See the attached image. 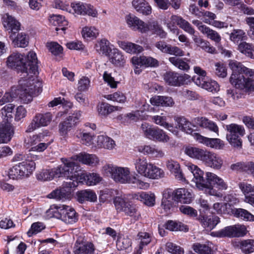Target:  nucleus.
Returning a JSON list of instances; mask_svg holds the SVG:
<instances>
[{
    "label": "nucleus",
    "instance_id": "obj_14",
    "mask_svg": "<svg viewBox=\"0 0 254 254\" xmlns=\"http://www.w3.org/2000/svg\"><path fill=\"white\" fill-rule=\"evenodd\" d=\"M206 153L203 161L205 165L215 170L220 169L223 164L222 158L217 154L208 150Z\"/></svg>",
    "mask_w": 254,
    "mask_h": 254
},
{
    "label": "nucleus",
    "instance_id": "obj_34",
    "mask_svg": "<svg viewBox=\"0 0 254 254\" xmlns=\"http://www.w3.org/2000/svg\"><path fill=\"white\" fill-rule=\"evenodd\" d=\"M110 61L116 66H123L126 63L125 58L120 51L117 49H113L108 56Z\"/></svg>",
    "mask_w": 254,
    "mask_h": 254
},
{
    "label": "nucleus",
    "instance_id": "obj_32",
    "mask_svg": "<svg viewBox=\"0 0 254 254\" xmlns=\"http://www.w3.org/2000/svg\"><path fill=\"white\" fill-rule=\"evenodd\" d=\"M171 20L173 24H177L186 32L193 36L195 35L194 29L187 21L183 19L182 17L177 15H173L171 16Z\"/></svg>",
    "mask_w": 254,
    "mask_h": 254
},
{
    "label": "nucleus",
    "instance_id": "obj_53",
    "mask_svg": "<svg viewBox=\"0 0 254 254\" xmlns=\"http://www.w3.org/2000/svg\"><path fill=\"white\" fill-rule=\"evenodd\" d=\"M137 199L148 206H153L155 203V194L151 192H141Z\"/></svg>",
    "mask_w": 254,
    "mask_h": 254
},
{
    "label": "nucleus",
    "instance_id": "obj_37",
    "mask_svg": "<svg viewBox=\"0 0 254 254\" xmlns=\"http://www.w3.org/2000/svg\"><path fill=\"white\" fill-rule=\"evenodd\" d=\"M78 201L83 203L85 201L95 202L97 201V195L95 192L90 190H82L77 193Z\"/></svg>",
    "mask_w": 254,
    "mask_h": 254
},
{
    "label": "nucleus",
    "instance_id": "obj_22",
    "mask_svg": "<svg viewBox=\"0 0 254 254\" xmlns=\"http://www.w3.org/2000/svg\"><path fill=\"white\" fill-rule=\"evenodd\" d=\"M137 151L146 155H151L154 157L161 158L164 156L162 150L155 145H144L137 147Z\"/></svg>",
    "mask_w": 254,
    "mask_h": 254
},
{
    "label": "nucleus",
    "instance_id": "obj_39",
    "mask_svg": "<svg viewBox=\"0 0 254 254\" xmlns=\"http://www.w3.org/2000/svg\"><path fill=\"white\" fill-rule=\"evenodd\" d=\"M54 178H59L57 167L43 170L37 175V179L41 181H50Z\"/></svg>",
    "mask_w": 254,
    "mask_h": 254
},
{
    "label": "nucleus",
    "instance_id": "obj_43",
    "mask_svg": "<svg viewBox=\"0 0 254 254\" xmlns=\"http://www.w3.org/2000/svg\"><path fill=\"white\" fill-rule=\"evenodd\" d=\"M49 20L53 25L59 26V27L56 28L57 31L59 30L64 31L66 28V26L68 24V22L65 19L64 17L60 15H54L50 17Z\"/></svg>",
    "mask_w": 254,
    "mask_h": 254
},
{
    "label": "nucleus",
    "instance_id": "obj_62",
    "mask_svg": "<svg viewBox=\"0 0 254 254\" xmlns=\"http://www.w3.org/2000/svg\"><path fill=\"white\" fill-rule=\"evenodd\" d=\"M234 226H229L217 232V235L220 237H227L230 238L236 237Z\"/></svg>",
    "mask_w": 254,
    "mask_h": 254
},
{
    "label": "nucleus",
    "instance_id": "obj_13",
    "mask_svg": "<svg viewBox=\"0 0 254 254\" xmlns=\"http://www.w3.org/2000/svg\"><path fill=\"white\" fill-rule=\"evenodd\" d=\"M194 138L198 143L202 144L206 146L216 149H221L224 147V141L217 138H208L201 135L199 133H195Z\"/></svg>",
    "mask_w": 254,
    "mask_h": 254
},
{
    "label": "nucleus",
    "instance_id": "obj_60",
    "mask_svg": "<svg viewBox=\"0 0 254 254\" xmlns=\"http://www.w3.org/2000/svg\"><path fill=\"white\" fill-rule=\"evenodd\" d=\"M213 208L218 214H230L231 206L229 203L216 202L213 204Z\"/></svg>",
    "mask_w": 254,
    "mask_h": 254
},
{
    "label": "nucleus",
    "instance_id": "obj_44",
    "mask_svg": "<svg viewBox=\"0 0 254 254\" xmlns=\"http://www.w3.org/2000/svg\"><path fill=\"white\" fill-rule=\"evenodd\" d=\"M238 50L246 57L254 59V46L252 44L241 42L238 45Z\"/></svg>",
    "mask_w": 254,
    "mask_h": 254
},
{
    "label": "nucleus",
    "instance_id": "obj_3",
    "mask_svg": "<svg viewBox=\"0 0 254 254\" xmlns=\"http://www.w3.org/2000/svg\"><path fill=\"white\" fill-rule=\"evenodd\" d=\"M229 66L232 71L229 81L236 88L254 90V80L246 78L244 75L245 74L247 76L254 78V69L246 67L241 62L236 60H230Z\"/></svg>",
    "mask_w": 254,
    "mask_h": 254
},
{
    "label": "nucleus",
    "instance_id": "obj_42",
    "mask_svg": "<svg viewBox=\"0 0 254 254\" xmlns=\"http://www.w3.org/2000/svg\"><path fill=\"white\" fill-rule=\"evenodd\" d=\"M132 4L137 11L143 14L149 15L151 12V6L144 0H133Z\"/></svg>",
    "mask_w": 254,
    "mask_h": 254
},
{
    "label": "nucleus",
    "instance_id": "obj_19",
    "mask_svg": "<svg viewBox=\"0 0 254 254\" xmlns=\"http://www.w3.org/2000/svg\"><path fill=\"white\" fill-rule=\"evenodd\" d=\"M174 201L182 203H190L192 201V194L188 189L179 188L173 190Z\"/></svg>",
    "mask_w": 254,
    "mask_h": 254
},
{
    "label": "nucleus",
    "instance_id": "obj_18",
    "mask_svg": "<svg viewBox=\"0 0 254 254\" xmlns=\"http://www.w3.org/2000/svg\"><path fill=\"white\" fill-rule=\"evenodd\" d=\"M126 21L129 27L132 30H138L141 33H146L147 28L146 23L138 17L131 14L127 15L126 18Z\"/></svg>",
    "mask_w": 254,
    "mask_h": 254
},
{
    "label": "nucleus",
    "instance_id": "obj_36",
    "mask_svg": "<svg viewBox=\"0 0 254 254\" xmlns=\"http://www.w3.org/2000/svg\"><path fill=\"white\" fill-rule=\"evenodd\" d=\"M164 176L165 173L162 169L150 163L144 177L151 179H159Z\"/></svg>",
    "mask_w": 254,
    "mask_h": 254
},
{
    "label": "nucleus",
    "instance_id": "obj_6",
    "mask_svg": "<svg viewBox=\"0 0 254 254\" xmlns=\"http://www.w3.org/2000/svg\"><path fill=\"white\" fill-rule=\"evenodd\" d=\"M35 169V163L33 160H25L13 166L9 171V176L13 179L27 177Z\"/></svg>",
    "mask_w": 254,
    "mask_h": 254
},
{
    "label": "nucleus",
    "instance_id": "obj_63",
    "mask_svg": "<svg viewBox=\"0 0 254 254\" xmlns=\"http://www.w3.org/2000/svg\"><path fill=\"white\" fill-rule=\"evenodd\" d=\"M167 252L171 254H184V249L171 242H168L165 245Z\"/></svg>",
    "mask_w": 254,
    "mask_h": 254
},
{
    "label": "nucleus",
    "instance_id": "obj_5",
    "mask_svg": "<svg viewBox=\"0 0 254 254\" xmlns=\"http://www.w3.org/2000/svg\"><path fill=\"white\" fill-rule=\"evenodd\" d=\"M102 171L106 176L111 177L116 182L126 184L129 180L130 172L127 167L109 164L103 167Z\"/></svg>",
    "mask_w": 254,
    "mask_h": 254
},
{
    "label": "nucleus",
    "instance_id": "obj_35",
    "mask_svg": "<svg viewBox=\"0 0 254 254\" xmlns=\"http://www.w3.org/2000/svg\"><path fill=\"white\" fill-rule=\"evenodd\" d=\"M118 43L121 48L125 51L127 53L129 54H134L139 53L143 50L142 46L131 42L120 41Z\"/></svg>",
    "mask_w": 254,
    "mask_h": 254
},
{
    "label": "nucleus",
    "instance_id": "obj_33",
    "mask_svg": "<svg viewBox=\"0 0 254 254\" xmlns=\"http://www.w3.org/2000/svg\"><path fill=\"white\" fill-rule=\"evenodd\" d=\"M171 20L173 24H177L186 32L193 36L195 35L194 29L187 21L183 19L182 17L177 15H173L171 16Z\"/></svg>",
    "mask_w": 254,
    "mask_h": 254
},
{
    "label": "nucleus",
    "instance_id": "obj_49",
    "mask_svg": "<svg viewBox=\"0 0 254 254\" xmlns=\"http://www.w3.org/2000/svg\"><path fill=\"white\" fill-rule=\"evenodd\" d=\"M10 38L14 45V46L24 48L28 44V38L27 35L24 33H20L15 37L13 35L10 36Z\"/></svg>",
    "mask_w": 254,
    "mask_h": 254
},
{
    "label": "nucleus",
    "instance_id": "obj_28",
    "mask_svg": "<svg viewBox=\"0 0 254 254\" xmlns=\"http://www.w3.org/2000/svg\"><path fill=\"white\" fill-rule=\"evenodd\" d=\"M208 150L201 148L188 146L185 148V153L190 157L200 160L203 162Z\"/></svg>",
    "mask_w": 254,
    "mask_h": 254
},
{
    "label": "nucleus",
    "instance_id": "obj_45",
    "mask_svg": "<svg viewBox=\"0 0 254 254\" xmlns=\"http://www.w3.org/2000/svg\"><path fill=\"white\" fill-rule=\"evenodd\" d=\"M79 179H83L86 185L88 186H93L101 181L102 178L99 174L92 173L88 174H81L80 175Z\"/></svg>",
    "mask_w": 254,
    "mask_h": 254
},
{
    "label": "nucleus",
    "instance_id": "obj_8",
    "mask_svg": "<svg viewBox=\"0 0 254 254\" xmlns=\"http://www.w3.org/2000/svg\"><path fill=\"white\" fill-rule=\"evenodd\" d=\"M81 114L82 112L80 111H76L59 124L58 126L59 132L63 138L65 139L68 137V132L74 128L79 122Z\"/></svg>",
    "mask_w": 254,
    "mask_h": 254
},
{
    "label": "nucleus",
    "instance_id": "obj_10",
    "mask_svg": "<svg viewBox=\"0 0 254 254\" xmlns=\"http://www.w3.org/2000/svg\"><path fill=\"white\" fill-rule=\"evenodd\" d=\"M141 128L145 136L150 139L163 142L169 140V137L166 132L157 127H153L148 123H144L142 124Z\"/></svg>",
    "mask_w": 254,
    "mask_h": 254
},
{
    "label": "nucleus",
    "instance_id": "obj_58",
    "mask_svg": "<svg viewBox=\"0 0 254 254\" xmlns=\"http://www.w3.org/2000/svg\"><path fill=\"white\" fill-rule=\"evenodd\" d=\"M127 183L131 184L135 187L140 189H147L149 187V184L143 181L138 175L130 177Z\"/></svg>",
    "mask_w": 254,
    "mask_h": 254
},
{
    "label": "nucleus",
    "instance_id": "obj_41",
    "mask_svg": "<svg viewBox=\"0 0 254 254\" xmlns=\"http://www.w3.org/2000/svg\"><path fill=\"white\" fill-rule=\"evenodd\" d=\"M150 101L154 106H171L174 104L173 99L168 96H155Z\"/></svg>",
    "mask_w": 254,
    "mask_h": 254
},
{
    "label": "nucleus",
    "instance_id": "obj_25",
    "mask_svg": "<svg viewBox=\"0 0 254 254\" xmlns=\"http://www.w3.org/2000/svg\"><path fill=\"white\" fill-rule=\"evenodd\" d=\"M2 19L4 27L9 30V32L15 34L20 29V23L8 14H5Z\"/></svg>",
    "mask_w": 254,
    "mask_h": 254
},
{
    "label": "nucleus",
    "instance_id": "obj_46",
    "mask_svg": "<svg viewBox=\"0 0 254 254\" xmlns=\"http://www.w3.org/2000/svg\"><path fill=\"white\" fill-rule=\"evenodd\" d=\"M147 28L146 33L148 31L152 32V34H156L161 38H165L167 36V33L165 32L162 28L158 24L157 22H152L146 23Z\"/></svg>",
    "mask_w": 254,
    "mask_h": 254
},
{
    "label": "nucleus",
    "instance_id": "obj_64",
    "mask_svg": "<svg viewBox=\"0 0 254 254\" xmlns=\"http://www.w3.org/2000/svg\"><path fill=\"white\" fill-rule=\"evenodd\" d=\"M63 205L57 206L52 205L47 211V213L50 217H55L61 219L63 210Z\"/></svg>",
    "mask_w": 254,
    "mask_h": 254
},
{
    "label": "nucleus",
    "instance_id": "obj_54",
    "mask_svg": "<svg viewBox=\"0 0 254 254\" xmlns=\"http://www.w3.org/2000/svg\"><path fill=\"white\" fill-rule=\"evenodd\" d=\"M239 247L245 254H249L254 252V240L248 239L239 242Z\"/></svg>",
    "mask_w": 254,
    "mask_h": 254
},
{
    "label": "nucleus",
    "instance_id": "obj_38",
    "mask_svg": "<svg viewBox=\"0 0 254 254\" xmlns=\"http://www.w3.org/2000/svg\"><path fill=\"white\" fill-rule=\"evenodd\" d=\"M176 127L186 132L187 133H191L192 130V126L190 122L183 117H178L175 118Z\"/></svg>",
    "mask_w": 254,
    "mask_h": 254
},
{
    "label": "nucleus",
    "instance_id": "obj_52",
    "mask_svg": "<svg viewBox=\"0 0 254 254\" xmlns=\"http://www.w3.org/2000/svg\"><path fill=\"white\" fill-rule=\"evenodd\" d=\"M61 189H57L52 191L48 195L49 198H54L57 200H61L66 198L69 195V190L70 189L64 188L63 185Z\"/></svg>",
    "mask_w": 254,
    "mask_h": 254
},
{
    "label": "nucleus",
    "instance_id": "obj_48",
    "mask_svg": "<svg viewBox=\"0 0 254 254\" xmlns=\"http://www.w3.org/2000/svg\"><path fill=\"white\" fill-rule=\"evenodd\" d=\"M193 251L198 254H214L209 243H196L192 245Z\"/></svg>",
    "mask_w": 254,
    "mask_h": 254
},
{
    "label": "nucleus",
    "instance_id": "obj_9",
    "mask_svg": "<svg viewBox=\"0 0 254 254\" xmlns=\"http://www.w3.org/2000/svg\"><path fill=\"white\" fill-rule=\"evenodd\" d=\"M48 133L47 130H45L30 137L28 139V143L32 147L29 151L41 152L46 149L50 144V142H48L47 139Z\"/></svg>",
    "mask_w": 254,
    "mask_h": 254
},
{
    "label": "nucleus",
    "instance_id": "obj_26",
    "mask_svg": "<svg viewBox=\"0 0 254 254\" xmlns=\"http://www.w3.org/2000/svg\"><path fill=\"white\" fill-rule=\"evenodd\" d=\"M13 133L12 127L9 123L0 124V143H7L11 138Z\"/></svg>",
    "mask_w": 254,
    "mask_h": 254
},
{
    "label": "nucleus",
    "instance_id": "obj_12",
    "mask_svg": "<svg viewBox=\"0 0 254 254\" xmlns=\"http://www.w3.org/2000/svg\"><path fill=\"white\" fill-rule=\"evenodd\" d=\"M52 118L53 115L50 112L36 114L27 127L26 132H31L37 128L47 126Z\"/></svg>",
    "mask_w": 254,
    "mask_h": 254
},
{
    "label": "nucleus",
    "instance_id": "obj_40",
    "mask_svg": "<svg viewBox=\"0 0 254 254\" xmlns=\"http://www.w3.org/2000/svg\"><path fill=\"white\" fill-rule=\"evenodd\" d=\"M95 49L99 54L106 56H108L112 51L110 42L106 39H102L98 41L95 45Z\"/></svg>",
    "mask_w": 254,
    "mask_h": 254
},
{
    "label": "nucleus",
    "instance_id": "obj_56",
    "mask_svg": "<svg viewBox=\"0 0 254 254\" xmlns=\"http://www.w3.org/2000/svg\"><path fill=\"white\" fill-rule=\"evenodd\" d=\"M165 228L170 231H188L189 229L186 225L181 222H177L172 220L168 221L165 225Z\"/></svg>",
    "mask_w": 254,
    "mask_h": 254
},
{
    "label": "nucleus",
    "instance_id": "obj_47",
    "mask_svg": "<svg viewBox=\"0 0 254 254\" xmlns=\"http://www.w3.org/2000/svg\"><path fill=\"white\" fill-rule=\"evenodd\" d=\"M199 31L215 43H219L221 40V37L219 34L207 26H201L199 27Z\"/></svg>",
    "mask_w": 254,
    "mask_h": 254
},
{
    "label": "nucleus",
    "instance_id": "obj_4",
    "mask_svg": "<svg viewBox=\"0 0 254 254\" xmlns=\"http://www.w3.org/2000/svg\"><path fill=\"white\" fill-rule=\"evenodd\" d=\"M62 164L57 166L59 178L63 177L68 180L63 183L64 188L71 189L78 185V180L80 176L78 171H80L79 166L75 162L66 158H61Z\"/></svg>",
    "mask_w": 254,
    "mask_h": 254
},
{
    "label": "nucleus",
    "instance_id": "obj_50",
    "mask_svg": "<svg viewBox=\"0 0 254 254\" xmlns=\"http://www.w3.org/2000/svg\"><path fill=\"white\" fill-rule=\"evenodd\" d=\"M230 39L235 44H239L247 39L246 32L242 29H234L230 35Z\"/></svg>",
    "mask_w": 254,
    "mask_h": 254
},
{
    "label": "nucleus",
    "instance_id": "obj_51",
    "mask_svg": "<svg viewBox=\"0 0 254 254\" xmlns=\"http://www.w3.org/2000/svg\"><path fill=\"white\" fill-rule=\"evenodd\" d=\"M97 108L99 114L103 116H107L112 112L122 109L121 107L112 106L106 103H102L98 105Z\"/></svg>",
    "mask_w": 254,
    "mask_h": 254
},
{
    "label": "nucleus",
    "instance_id": "obj_20",
    "mask_svg": "<svg viewBox=\"0 0 254 254\" xmlns=\"http://www.w3.org/2000/svg\"><path fill=\"white\" fill-rule=\"evenodd\" d=\"M194 122L197 126L207 129L218 135L219 127L213 121L205 117H197L194 119Z\"/></svg>",
    "mask_w": 254,
    "mask_h": 254
},
{
    "label": "nucleus",
    "instance_id": "obj_16",
    "mask_svg": "<svg viewBox=\"0 0 254 254\" xmlns=\"http://www.w3.org/2000/svg\"><path fill=\"white\" fill-rule=\"evenodd\" d=\"M239 187L245 196L244 201L254 207V186L241 182L239 184Z\"/></svg>",
    "mask_w": 254,
    "mask_h": 254
},
{
    "label": "nucleus",
    "instance_id": "obj_23",
    "mask_svg": "<svg viewBox=\"0 0 254 254\" xmlns=\"http://www.w3.org/2000/svg\"><path fill=\"white\" fill-rule=\"evenodd\" d=\"M72 158L83 164L91 166H96L99 162L98 158L95 155L85 153H82L75 155Z\"/></svg>",
    "mask_w": 254,
    "mask_h": 254
},
{
    "label": "nucleus",
    "instance_id": "obj_7",
    "mask_svg": "<svg viewBox=\"0 0 254 254\" xmlns=\"http://www.w3.org/2000/svg\"><path fill=\"white\" fill-rule=\"evenodd\" d=\"M227 131L226 138L234 147L241 148L242 145L241 137L244 136L245 130L243 126L236 124H231L226 126Z\"/></svg>",
    "mask_w": 254,
    "mask_h": 254
},
{
    "label": "nucleus",
    "instance_id": "obj_29",
    "mask_svg": "<svg viewBox=\"0 0 254 254\" xmlns=\"http://www.w3.org/2000/svg\"><path fill=\"white\" fill-rule=\"evenodd\" d=\"M95 141L96 144L95 146L99 148L112 150L116 146L115 141L106 135H98Z\"/></svg>",
    "mask_w": 254,
    "mask_h": 254
},
{
    "label": "nucleus",
    "instance_id": "obj_24",
    "mask_svg": "<svg viewBox=\"0 0 254 254\" xmlns=\"http://www.w3.org/2000/svg\"><path fill=\"white\" fill-rule=\"evenodd\" d=\"M198 220L201 225L208 230H211L214 229L220 222V219L217 216L199 215Z\"/></svg>",
    "mask_w": 254,
    "mask_h": 254
},
{
    "label": "nucleus",
    "instance_id": "obj_11",
    "mask_svg": "<svg viewBox=\"0 0 254 254\" xmlns=\"http://www.w3.org/2000/svg\"><path fill=\"white\" fill-rule=\"evenodd\" d=\"M165 81L169 85L181 86L191 82V77L187 74H179L173 71H168L164 75Z\"/></svg>",
    "mask_w": 254,
    "mask_h": 254
},
{
    "label": "nucleus",
    "instance_id": "obj_1",
    "mask_svg": "<svg viewBox=\"0 0 254 254\" xmlns=\"http://www.w3.org/2000/svg\"><path fill=\"white\" fill-rule=\"evenodd\" d=\"M37 58L33 52H29L26 58L17 53H13L7 59L6 63L9 67L16 69L23 74L19 81L22 93L20 97L25 103L32 100L33 97L37 96L41 91V83L35 84L32 74L37 72Z\"/></svg>",
    "mask_w": 254,
    "mask_h": 254
},
{
    "label": "nucleus",
    "instance_id": "obj_61",
    "mask_svg": "<svg viewBox=\"0 0 254 254\" xmlns=\"http://www.w3.org/2000/svg\"><path fill=\"white\" fill-rule=\"evenodd\" d=\"M123 212L126 215L133 217L135 220H137L140 216V214L138 212L135 206L128 202L126 204V206Z\"/></svg>",
    "mask_w": 254,
    "mask_h": 254
},
{
    "label": "nucleus",
    "instance_id": "obj_57",
    "mask_svg": "<svg viewBox=\"0 0 254 254\" xmlns=\"http://www.w3.org/2000/svg\"><path fill=\"white\" fill-rule=\"evenodd\" d=\"M185 60H186V59H185ZM169 61L181 70L187 71L190 69L189 64L185 61L184 59L173 57L169 58Z\"/></svg>",
    "mask_w": 254,
    "mask_h": 254
},
{
    "label": "nucleus",
    "instance_id": "obj_31",
    "mask_svg": "<svg viewBox=\"0 0 254 254\" xmlns=\"http://www.w3.org/2000/svg\"><path fill=\"white\" fill-rule=\"evenodd\" d=\"M230 214H231L235 217L244 221H254V215L248 210L243 208L231 207Z\"/></svg>",
    "mask_w": 254,
    "mask_h": 254
},
{
    "label": "nucleus",
    "instance_id": "obj_17",
    "mask_svg": "<svg viewBox=\"0 0 254 254\" xmlns=\"http://www.w3.org/2000/svg\"><path fill=\"white\" fill-rule=\"evenodd\" d=\"M126 21L129 27L132 30H138L141 33H146L147 28L146 23L138 17L131 14L127 15L126 18Z\"/></svg>",
    "mask_w": 254,
    "mask_h": 254
},
{
    "label": "nucleus",
    "instance_id": "obj_2",
    "mask_svg": "<svg viewBox=\"0 0 254 254\" xmlns=\"http://www.w3.org/2000/svg\"><path fill=\"white\" fill-rule=\"evenodd\" d=\"M188 170L192 174V179L195 186L199 190L204 191L207 195L222 197L223 194L220 192L227 189V185L224 181L216 174L211 172H206L205 178L203 177V172L197 166L189 164Z\"/></svg>",
    "mask_w": 254,
    "mask_h": 254
},
{
    "label": "nucleus",
    "instance_id": "obj_15",
    "mask_svg": "<svg viewBox=\"0 0 254 254\" xmlns=\"http://www.w3.org/2000/svg\"><path fill=\"white\" fill-rule=\"evenodd\" d=\"M61 212V219L66 224H72L75 223L78 219V214L70 206L63 205Z\"/></svg>",
    "mask_w": 254,
    "mask_h": 254
},
{
    "label": "nucleus",
    "instance_id": "obj_55",
    "mask_svg": "<svg viewBox=\"0 0 254 254\" xmlns=\"http://www.w3.org/2000/svg\"><path fill=\"white\" fill-rule=\"evenodd\" d=\"M153 121L157 125H159L163 127L168 129L169 131L172 132L173 133L176 132V130H173L174 127L171 124L167 123L166 117L162 116H154L152 117Z\"/></svg>",
    "mask_w": 254,
    "mask_h": 254
},
{
    "label": "nucleus",
    "instance_id": "obj_30",
    "mask_svg": "<svg viewBox=\"0 0 254 254\" xmlns=\"http://www.w3.org/2000/svg\"><path fill=\"white\" fill-rule=\"evenodd\" d=\"M151 163H148L143 157H137L133 160L135 170L140 175L144 176Z\"/></svg>",
    "mask_w": 254,
    "mask_h": 254
},
{
    "label": "nucleus",
    "instance_id": "obj_59",
    "mask_svg": "<svg viewBox=\"0 0 254 254\" xmlns=\"http://www.w3.org/2000/svg\"><path fill=\"white\" fill-rule=\"evenodd\" d=\"M213 71L220 78H224L227 75V68L224 64L218 62L214 64Z\"/></svg>",
    "mask_w": 254,
    "mask_h": 254
},
{
    "label": "nucleus",
    "instance_id": "obj_27",
    "mask_svg": "<svg viewBox=\"0 0 254 254\" xmlns=\"http://www.w3.org/2000/svg\"><path fill=\"white\" fill-rule=\"evenodd\" d=\"M174 194L171 189L165 190L163 192V197L161 202V207L166 212H168L174 204Z\"/></svg>",
    "mask_w": 254,
    "mask_h": 254
},
{
    "label": "nucleus",
    "instance_id": "obj_21",
    "mask_svg": "<svg viewBox=\"0 0 254 254\" xmlns=\"http://www.w3.org/2000/svg\"><path fill=\"white\" fill-rule=\"evenodd\" d=\"M94 245L90 242H79L77 241L73 248L74 254H94Z\"/></svg>",
    "mask_w": 254,
    "mask_h": 254
}]
</instances>
